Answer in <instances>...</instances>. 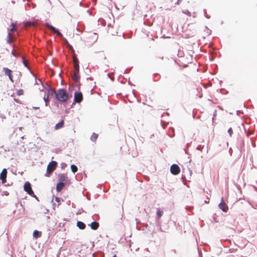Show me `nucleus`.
Returning <instances> with one entry per match:
<instances>
[{
    "mask_svg": "<svg viewBox=\"0 0 257 257\" xmlns=\"http://www.w3.org/2000/svg\"><path fill=\"white\" fill-rule=\"evenodd\" d=\"M16 27H17V22H12L10 25V28H8V32H10V31H14L16 29Z\"/></svg>",
    "mask_w": 257,
    "mask_h": 257,
    "instance_id": "nucleus-19",
    "label": "nucleus"
},
{
    "mask_svg": "<svg viewBox=\"0 0 257 257\" xmlns=\"http://www.w3.org/2000/svg\"><path fill=\"white\" fill-rule=\"evenodd\" d=\"M57 165L58 163L56 161L52 160L47 165L46 172L45 176L48 177H50L53 171L56 169Z\"/></svg>",
    "mask_w": 257,
    "mask_h": 257,
    "instance_id": "nucleus-3",
    "label": "nucleus"
},
{
    "mask_svg": "<svg viewBox=\"0 0 257 257\" xmlns=\"http://www.w3.org/2000/svg\"><path fill=\"white\" fill-rule=\"evenodd\" d=\"M210 198L208 196H206V199L204 200V203L207 204L209 202Z\"/></svg>",
    "mask_w": 257,
    "mask_h": 257,
    "instance_id": "nucleus-50",
    "label": "nucleus"
},
{
    "mask_svg": "<svg viewBox=\"0 0 257 257\" xmlns=\"http://www.w3.org/2000/svg\"><path fill=\"white\" fill-rule=\"evenodd\" d=\"M217 250L216 251L217 252H221L222 251V249L221 248H217Z\"/></svg>",
    "mask_w": 257,
    "mask_h": 257,
    "instance_id": "nucleus-60",
    "label": "nucleus"
},
{
    "mask_svg": "<svg viewBox=\"0 0 257 257\" xmlns=\"http://www.w3.org/2000/svg\"><path fill=\"white\" fill-rule=\"evenodd\" d=\"M9 195V193L7 191H4L2 193V196H8Z\"/></svg>",
    "mask_w": 257,
    "mask_h": 257,
    "instance_id": "nucleus-45",
    "label": "nucleus"
},
{
    "mask_svg": "<svg viewBox=\"0 0 257 257\" xmlns=\"http://www.w3.org/2000/svg\"><path fill=\"white\" fill-rule=\"evenodd\" d=\"M45 95H46L45 94ZM43 100L45 101V106H47L48 101H49V96H47V97H46L45 96H44V97H43Z\"/></svg>",
    "mask_w": 257,
    "mask_h": 257,
    "instance_id": "nucleus-35",
    "label": "nucleus"
},
{
    "mask_svg": "<svg viewBox=\"0 0 257 257\" xmlns=\"http://www.w3.org/2000/svg\"><path fill=\"white\" fill-rule=\"evenodd\" d=\"M213 117H212V118H213L214 117L216 116V110H214L213 114Z\"/></svg>",
    "mask_w": 257,
    "mask_h": 257,
    "instance_id": "nucleus-61",
    "label": "nucleus"
},
{
    "mask_svg": "<svg viewBox=\"0 0 257 257\" xmlns=\"http://www.w3.org/2000/svg\"><path fill=\"white\" fill-rule=\"evenodd\" d=\"M70 169L73 174H75V173L77 171L78 168L75 164H72L70 166Z\"/></svg>",
    "mask_w": 257,
    "mask_h": 257,
    "instance_id": "nucleus-24",
    "label": "nucleus"
},
{
    "mask_svg": "<svg viewBox=\"0 0 257 257\" xmlns=\"http://www.w3.org/2000/svg\"><path fill=\"white\" fill-rule=\"evenodd\" d=\"M12 184H13V182H12L11 184H10V183L6 184V183L5 185H4V186H9L12 185Z\"/></svg>",
    "mask_w": 257,
    "mask_h": 257,
    "instance_id": "nucleus-59",
    "label": "nucleus"
},
{
    "mask_svg": "<svg viewBox=\"0 0 257 257\" xmlns=\"http://www.w3.org/2000/svg\"><path fill=\"white\" fill-rule=\"evenodd\" d=\"M156 226L157 227V229L160 230L161 232H167L166 230L163 229V227L161 225V221H155Z\"/></svg>",
    "mask_w": 257,
    "mask_h": 257,
    "instance_id": "nucleus-15",
    "label": "nucleus"
},
{
    "mask_svg": "<svg viewBox=\"0 0 257 257\" xmlns=\"http://www.w3.org/2000/svg\"><path fill=\"white\" fill-rule=\"evenodd\" d=\"M81 85V83H80V84H79L78 83H76L75 87H77V88H78V90L77 91L80 90V88Z\"/></svg>",
    "mask_w": 257,
    "mask_h": 257,
    "instance_id": "nucleus-52",
    "label": "nucleus"
},
{
    "mask_svg": "<svg viewBox=\"0 0 257 257\" xmlns=\"http://www.w3.org/2000/svg\"><path fill=\"white\" fill-rule=\"evenodd\" d=\"M220 243L224 246L225 247V245L224 244V242L225 241V240L224 239H220L219 240Z\"/></svg>",
    "mask_w": 257,
    "mask_h": 257,
    "instance_id": "nucleus-53",
    "label": "nucleus"
},
{
    "mask_svg": "<svg viewBox=\"0 0 257 257\" xmlns=\"http://www.w3.org/2000/svg\"><path fill=\"white\" fill-rule=\"evenodd\" d=\"M195 32H192L191 33L189 34H185V38H186V39H188V38H191V37H192L193 36H194L195 35Z\"/></svg>",
    "mask_w": 257,
    "mask_h": 257,
    "instance_id": "nucleus-28",
    "label": "nucleus"
},
{
    "mask_svg": "<svg viewBox=\"0 0 257 257\" xmlns=\"http://www.w3.org/2000/svg\"><path fill=\"white\" fill-rule=\"evenodd\" d=\"M0 117L2 118H6V116L4 115V114H1L0 115Z\"/></svg>",
    "mask_w": 257,
    "mask_h": 257,
    "instance_id": "nucleus-62",
    "label": "nucleus"
},
{
    "mask_svg": "<svg viewBox=\"0 0 257 257\" xmlns=\"http://www.w3.org/2000/svg\"><path fill=\"white\" fill-rule=\"evenodd\" d=\"M60 165H61V168L62 169H64L67 166V165L65 163H64V162L61 163Z\"/></svg>",
    "mask_w": 257,
    "mask_h": 257,
    "instance_id": "nucleus-39",
    "label": "nucleus"
},
{
    "mask_svg": "<svg viewBox=\"0 0 257 257\" xmlns=\"http://www.w3.org/2000/svg\"><path fill=\"white\" fill-rule=\"evenodd\" d=\"M92 230H95L98 229L99 226V222L95 220L93 221L91 223L88 224Z\"/></svg>",
    "mask_w": 257,
    "mask_h": 257,
    "instance_id": "nucleus-12",
    "label": "nucleus"
},
{
    "mask_svg": "<svg viewBox=\"0 0 257 257\" xmlns=\"http://www.w3.org/2000/svg\"><path fill=\"white\" fill-rule=\"evenodd\" d=\"M16 93H17V95L21 96L23 94L24 90L22 89H19L17 90Z\"/></svg>",
    "mask_w": 257,
    "mask_h": 257,
    "instance_id": "nucleus-31",
    "label": "nucleus"
},
{
    "mask_svg": "<svg viewBox=\"0 0 257 257\" xmlns=\"http://www.w3.org/2000/svg\"><path fill=\"white\" fill-rule=\"evenodd\" d=\"M153 75H154V78H153L154 81H158V80H160V79L161 78V76L160 75V74L159 73H155Z\"/></svg>",
    "mask_w": 257,
    "mask_h": 257,
    "instance_id": "nucleus-26",
    "label": "nucleus"
},
{
    "mask_svg": "<svg viewBox=\"0 0 257 257\" xmlns=\"http://www.w3.org/2000/svg\"><path fill=\"white\" fill-rule=\"evenodd\" d=\"M74 67L76 71L79 72V61L76 57H73Z\"/></svg>",
    "mask_w": 257,
    "mask_h": 257,
    "instance_id": "nucleus-13",
    "label": "nucleus"
},
{
    "mask_svg": "<svg viewBox=\"0 0 257 257\" xmlns=\"http://www.w3.org/2000/svg\"><path fill=\"white\" fill-rule=\"evenodd\" d=\"M222 214L221 213L220 210H218L217 212L213 214L212 216V220H211V221H213L216 223L218 222L219 223L220 225H223V221H220V218L222 217Z\"/></svg>",
    "mask_w": 257,
    "mask_h": 257,
    "instance_id": "nucleus-6",
    "label": "nucleus"
},
{
    "mask_svg": "<svg viewBox=\"0 0 257 257\" xmlns=\"http://www.w3.org/2000/svg\"><path fill=\"white\" fill-rule=\"evenodd\" d=\"M83 99V96L82 93L79 90L75 91L74 94L73 101L72 105L75 103H79L82 101ZM72 106V105H71V106Z\"/></svg>",
    "mask_w": 257,
    "mask_h": 257,
    "instance_id": "nucleus-5",
    "label": "nucleus"
},
{
    "mask_svg": "<svg viewBox=\"0 0 257 257\" xmlns=\"http://www.w3.org/2000/svg\"><path fill=\"white\" fill-rule=\"evenodd\" d=\"M98 35L96 33H93L91 34L90 38H91V40L93 41L94 42H96L98 39Z\"/></svg>",
    "mask_w": 257,
    "mask_h": 257,
    "instance_id": "nucleus-25",
    "label": "nucleus"
},
{
    "mask_svg": "<svg viewBox=\"0 0 257 257\" xmlns=\"http://www.w3.org/2000/svg\"><path fill=\"white\" fill-rule=\"evenodd\" d=\"M203 13H204V17H205L206 19H210V16H209V15L207 14L206 10L204 9V10H203Z\"/></svg>",
    "mask_w": 257,
    "mask_h": 257,
    "instance_id": "nucleus-36",
    "label": "nucleus"
},
{
    "mask_svg": "<svg viewBox=\"0 0 257 257\" xmlns=\"http://www.w3.org/2000/svg\"><path fill=\"white\" fill-rule=\"evenodd\" d=\"M9 77V78L10 79V80L13 82H14V80H13V73L11 74V75L8 76Z\"/></svg>",
    "mask_w": 257,
    "mask_h": 257,
    "instance_id": "nucleus-47",
    "label": "nucleus"
},
{
    "mask_svg": "<svg viewBox=\"0 0 257 257\" xmlns=\"http://www.w3.org/2000/svg\"><path fill=\"white\" fill-rule=\"evenodd\" d=\"M46 24V26L49 28V29H50L51 30V29L53 27V26L52 25H51L50 23H48V22H46L45 23Z\"/></svg>",
    "mask_w": 257,
    "mask_h": 257,
    "instance_id": "nucleus-42",
    "label": "nucleus"
},
{
    "mask_svg": "<svg viewBox=\"0 0 257 257\" xmlns=\"http://www.w3.org/2000/svg\"><path fill=\"white\" fill-rule=\"evenodd\" d=\"M67 178L66 174L60 173L58 175V182L56 185V190L57 192L61 191L64 186V182Z\"/></svg>",
    "mask_w": 257,
    "mask_h": 257,
    "instance_id": "nucleus-2",
    "label": "nucleus"
},
{
    "mask_svg": "<svg viewBox=\"0 0 257 257\" xmlns=\"http://www.w3.org/2000/svg\"><path fill=\"white\" fill-rule=\"evenodd\" d=\"M183 52L181 50H179L178 52V54H177L178 56L181 57L183 56Z\"/></svg>",
    "mask_w": 257,
    "mask_h": 257,
    "instance_id": "nucleus-44",
    "label": "nucleus"
},
{
    "mask_svg": "<svg viewBox=\"0 0 257 257\" xmlns=\"http://www.w3.org/2000/svg\"><path fill=\"white\" fill-rule=\"evenodd\" d=\"M180 172V168L176 164H172L170 167V173L173 175H177Z\"/></svg>",
    "mask_w": 257,
    "mask_h": 257,
    "instance_id": "nucleus-7",
    "label": "nucleus"
},
{
    "mask_svg": "<svg viewBox=\"0 0 257 257\" xmlns=\"http://www.w3.org/2000/svg\"><path fill=\"white\" fill-rule=\"evenodd\" d=\"M82 249H80L77 250L78 254L76 253L75 255H77L79 257L84 256V255H81V251H82Z\"/></svg>",
    "mask_w": 257,
    "mask_h": 257,
    "instance_id": "nucleus-41",
    "label": "nucleus"
},
{
    "mask_svg": "<svg viewBox=\"0 0 257 257\" xmlns=\"http://www.w3.org/2000/svg\"><path fill=\"white\" fill-rule=\"evenodd\" d=\"M81 213V211L80 210H78V211H77V212H76V214H77V215L80 214Z\"/></svg>",
    "mask_w": 257,
    "mask_h": 257,
    "instance_id": "nucleus-63",
    "label": "nucleus"
},
{
    "mask_svg": "<svg viewBox=\"0 0 257 257\" xmlns=\"http://www.w3.org/2000/svg\"><path fill=\"white\" fill-rule=\"evenodd\" d=\"M131 37H132V36L131 34H125V33L122 34V37L124 39H130V38H131Z\"/></svg>",
    "mask_w": 257,
    "mask_h": 257,
    "instance_id": "nucleus-32",
    "label": "nucleus"
},
{
    "mask_svg": "<svg viewBox=\"0 0 257 257\" xmlns=\"http://www.w3.org/2000/svg\"><path fill=\"white\" fill-rule=\"evenodd\" d=\"M149 224L153 225V230L152 231V233L153 234V233H155V227H154V226L153 225V224L152 223V222L151 221L149 222Z\"/></svg>",
    "mask_w": 257,
    "mask_h": 257,
    "instance_id": "nucleus-57",
    "label": "nucleus"
},
{
    "mask_svg": "<svg viewBox=\"0 0 257 257\" xmlns=\"http://www.w3.org/2000/svg\"><path fill=\"white\" fill-rule=\"evenodd\" d=\"M38 81L41 84L42 86H43V88H45V90L46 91L45 95L47 94V95L48 96H53L54 95H55V93L56 92H55L48 85H47V84L45 85L42 82L41 79H38Z\"/></svg>",
    "mask_w": 257,
    "mask_h": 257,
    "instance_id": "nucleus-4",
    "label": "nucleus"
},
{
    "mask_svg": "<svg viewBox=\"0 0 257 257\" xmlns=\"http://www.w3.org/2000/svg\"><path fill=\"white\" fill-rule=\"evenodd\" d=\"M51 202L52 203L53 209L54 210H55V206H56V203H54V202L53 199L51 200Z\"/></svg>",
    "mask_w": 257,
    "mask_h": 257,
    "instance_id": "nucleus-51",
    "label": "nucleus"
},
{
    "mask_svg": "<svg viewBox=\"0 0 257 257\" xmlns=\"http://www.w3.org/2000/svg\"><path fill=\"white\" fill-rule=\"evenodd\" d=\"M64 120L60 119L59 120V121L55 124V125L54 126L55 129L56 130H57L62 128L64 126Z\"/></svg>",
    "mask_w": 257,
    "mask_h": 257,
    "instance_id": "nucleus-14",
    "label": "nucleus"
},
{
    "mask_svg": "<svg viewBox=\"0 0 257 257\" xmlns=\"http://www.w3.org/2000/svg\"><path fill=\"white\" fill-rule=\"evenodd\" d=\"M24 190L29 195L33 194L34 191L32 188V185L30 182L26 181L25 182L24 185Z\"/></svg>",
    "mask_w": 257,
    "mask_h": 257,
    "instance_id": "nucleus-8",
    "label": "nucleus"
},
{
    "mask_svg": "<svg viewBox=\"0 0 257 257\" xmlns=\"http://www.w3.org/2000/svg\"><path fill=\"white\" fill-rule=\"evenodd\" d=\"M32 197L35 198L36 199V200L38 201H39V198L34 194V193L33 192V194H32L31 195H30Z\"/></svg>",
    "mask_w": 257,
    "mask_h": 257,
    "instance_id": "nucleus-46",
    "label": "nucleus"
},
{
    "mask_svg": "<svg viewBox=\"0 0 257 257\" xmlns=\"http://www.w3.org/2000/svg\"><path fill=\"white\" fill-rule=\"evenodd\" d=\"M5 177H7V174H4L3 172H1L0 173V179H2L3 178H4Z\"/></svg>",
    "mask_w": 257,
    "mask_h": 257,
    "instance_id": "nucleus-49",
    "label": "nucleus"
},
{
    "mask_svg": "<svg viewBox=\"0 0 257 257\" xmlns=\"http://www.w3.org/2000/svg\"><path fill=\"white\" fill-rule=\"evenodd\" d=\"M168 136L170 138H173L175 136V133H174V130H173L172 133H171L170 134H168Z\"/></svg>",
    "mask_w": 257,
    "mask_h": 257,
    "instance_id": "nucleus-48",
    "label": "nucleus"
},
{
    "mask_svg": "<svg viewBox=\"0 0 257 257\" xmlns=\"http://www.w3.org/2000/svg\"><path fill=\"white\" fill-rule=\"evenodd\" d=\"M2 172H3L4 174H7V170L6 168L3 169Z\"/></svg>",
    "mask_w": 257,
    "mask_h": 257,
    "instance_id": "nucleus-55",
    "label": "nucleus"
},
{
    "mask_svg": "<svg viewBox=\"0 0 257 257\" xmlns=\"http://www.w3.org/2000/svg\"><path fill=\"white\" fill-rule=\"evenodd\" d=\"M53 196L55 197V201L58 203V206L59 205L61 204V201H63L62 198L58 196H55L54 195H53Z\"/></svg>",
    "mask_w": 257,
    "mask_h": 257,
    "instance_id": "nucleus-27",
    "label": "nucleus"
},
{
    "mask_svg": "<svg viewBox=\"0 0 257 257\" xmlns=\"http://www.w3.org/2000/svg\"><path fill=\"white\" fill-rule=\"evenodd\" d=\"M51 228L50 227H48L47 229V231H49L48 233V237L49 238L51 235H52V233L51 232Z\"/></svg>",
    "mask_w": 257,
    "mask_h": 257,
    "instance_id": "nucleus-38",
    "label": "nucleus"
},
{
    "mask_svg": "<svg viewBox=\"0 0 257 257\" xmlns=\"http://www.w3.org/2000/svg\"><path fill=\"white\" fill-rule=\"evenodd\" d=\"M130 71H131V68L130 69L127 68L124 71L123 73L125 74V73H128Z\"/></svg>",
    "mask_w": 257,
    "mask_h": 257,
    "instance_id": "nucleus-56",
    "label": "nucleus"
},
{
    "mask_svg": "<svg viewBox=\"0 0 257 257\" xmlns=\"http://www.w3.org/2000/svg\"><path fill=\"white\" fill-rule=\"evenodd\" d=\"M182 13L183 14H184L187 15L188 16H191V12L189 10H182Z\"/></svg>",
    "mask_w": 257,
    "mask_h": 257,
    "instance_id": "nucleus-29",
    "label": "nucleus"
},
{
    "mask_svg": "<svg viewBox=\"0 0 257 257\" xmlns=\"http://www.w3.org/2000/svg\"><path fill=\"white\" fill-rule=\"evenodd\" d=\"M71 183L70 180L67 177L66 179L64 182V185H66L67 186H69Z\"/></svg>",
    "mask_w": 257,
    "mask_h": 257,
    "instance_id": "nucleus-34",
    "label": "nucleus"
},
{
    "mask_svg": "<svg viewBox=\"0 0 257 257\" xmlns=\"http://www.w3.org/2000/svg\"><path fill=\"white\" fill-rule=\"evenodd\" d=\"M76 226L79 229L83 230L86 227V224L81 221H77L76 223Z\"/></svg>",
    "mask_w": 257,
    "mask_h": 257,
    "instance_id": "nucleus-17",
    "label": "nucleus"
},
{
    "mask_svg": "<svg viewBox=\"0 0 257 257\" xmlns=\"http://www.w3.org/2000/svg\"><path fill=\"white\" fill-rule=\"evenodd\" d=\"M42 235V232L38 230H35L33 233V237H41Z\"/></svg>",
    "mask_w": 257,
    "mask_h": 257,
    "instance_id": "nucleus-22",
    "label": "nucleus"
},
{
    "mask_svg": "<svg viewBox=\"0 0 257 257\" xmlns=\"http://www.w3.org/2000/svg\"><path fill=\"white\" fill-rule=\"evenodd\" d=\"M3 72H4L5 75L6 76H9L13 73L12 70L7 67H3Z\"/></svg>",
    "mask_w": 257,
    "mask_h": 257,
    "instance_id": "nucleus-18",
    "label": "nucleus"
},
{
    "mask_svg": "<svg viewBox=\"0 0 257 257\" xmlns=\"http://www.w3.org/2000/svg\"><path fill=\"white\" fill-rule=\"evenodd\" d=\"M182 0H177V1L176 2V3H175V5H179L180 4V3H181V1Z\"/></svg>",
    "mask_w": 257,
    "mask_h": 257,
    "instance_id": "nucleus-58",
    "label": "nucleus"
},
{
    "mask_svg": "<svg viewBox=\"0 0 257 257\" xmlns=\"http://www.w3.org/2000/svg\"><path fill=\"white\" fill-rule=\"evenodd\" d=\"M146 229H147V232L150 231L151 230V227L149 225V224H146L145 225Z\"/></svg>",
    "mask_w": 257,
    "mask_h": 257,
    "instance_id": "nucleus-43",
    "label": "nucleus"
},
{
    "mask_svg": "<svg viewBox=\"0 0 257 257\" xmlns=\"http://www.w3.org/2000/svg\"><path fill=\"white\" fill-rule=\"evenodd\" d=\"M65 223L62 224V223H59V224H58V226L59 227H62V228H63L64 227V225H65Z\"/></svg>",
    "mask_w": 257,
    "mask_h": 257,
    "instance_id": "nucleus-54",
    "label": "nucleus"
},
{
    "mask_svg": "<svg viewBox=\"0 0 257 257\" xmlns=\"http://www.w3.org/2000/svg\"><path fill=\"white\" fill-rule=\"evenodd\" d=\"M227 132L229 135V136L231 137H232V135L233 134V129L232 127H230L228 131H227Z\"/></svg>",
    "mask_w": 257,
    "mask_h": 257,
    "instance_id": "nucleus-37",
    "label": "nucleus"
},
{
    "mask_svg": "<svg viewBox=\"0 0 257 257\" xmlns=\"http://www.w3.org/2000/svg\"><path fill=\"white\" fill-rule=\"evenodd\" d=\"M96 257H104V254L102 252H96Z\"/></svg>",
    "mask_w": 257,
    "mask_h": 257,
    "instance_id": "nucleus-33",
    "label": "nucleus"
},
{
    "mask_svg": "<svg viewBox=\"0 0 257 257\" xmlns=\"http://www.w3.org/2000/svg\"><path fill=\"white\" fill-rule=\"evenodd\" d=\"M22 62L24 65V66L31 73H32V71L29 67V66H28V65L27 64V63H26V61L25 59V58L24 57H22Z\"/></svg>",
    "mask_w": 257,
    "mask_h": 257,
    "instance_id": "nucleus-20",
    "label": "nucleus"
},
{
    "mask_svg": "<svg viewBox=\"0 0 257 257\" xmlns=\"http://www.w3.org/2000/svg\"><path fill=\"white\" fill-rule=\"evenodd\" d=\"M51 30L55 32L57 35L58 36H62V34L60 32L58 28H56L54 26L51 29Z\"/></svg>",
    "mask_w": 257,
    "mask_h": 257,
    "instance_id": "nucleus-23",
    "label": "nucleus"
},
{
    "mask_svg": "<svg viewBox=\"0 0 257 257\" xmlns=\"http://www.w3.org/2000/svg\"><path fill=\"white\" fill-rule=\"evenodd\" d=\"M11 42V34H10V32H9L8 33L7 36V43L8 44H10Z\"/></svg>",
    "mask_w": 257,
    "mask_h": 257,
    "instance_id": "nucleus-30",
    "label": "nucleus"
},
{
    "mask_svg": "<svg viewBox=\"0 0 257 257\" xmlns=\"http://www.w3.org/2000/svg\"><path fill=\"white\" fill-rule=\"evenodd\" d=\"M218 206L222 212H225V202L223 196L221 197V202L219 203Z\"/></svg>",
    "mask_w": 257,
    "mask_h": 257,
    "instance_id": "nucleus-16",
    "label": "nucleus"
},
{
    "mask_svg": "<svg viewBox=\"0 0 257 257\" xmlns=\"http://www.w3.org/2000/svg\"><path fill=\"white\" fill-rule=\"evenodd\" d=\"M56 99L61 102H65L68 99V94L64 88H59L55 93Z\"/></svg>",
    "mask_w": 257,
    "mask_h": 257,
    "instance_id": "nucleus-1",
    "label": "nucleus"
},
{
    "mask_svg": "<svg viewBox=\"0 0 257 257\" xmlns=\"http://www.w3.org/2000/svg\"><path fill=\"white\" fill-rule=\"evenodd\" d=\"M20 205L22 206L23 210L24 211L25 210V207H24V205L22 204V202L20 203Z\"/></svg>",
    "mask_w": 257,
    "mask_h": 257,
    "instance_id": "nucleus-64",
    "label": "nucleus"
},
{
    "mask_svg": "<svg viewBox=\"0 0 257 257\" xmlns=\"http://www.w3.org/2000/svg\"><path fill=\"white\" fill-rule=\"evenodd\" d=\"M163 213L164 212L161 208H157L156 212V216L155 218V221H161V217L163 216Z\"/></svg>",
    "mask_w": 257,
    "mask_h": 257,
    "instance_id": "nucleus-10",
    "label": "nucleus"
},
{
    "mask_svg": "<svg viewBox=\"0 0 257 257\" xmlns=\"http://www.w3.org/2000/svg\"><path fill=\"white\" fill-rule=\"evenodd\" d=\"M72 78L73 80L76 83H78L79 84H80V76L79 75V72H78L76 71L72 75Z\"/></svg>",
    "mask_w": 257,
    "mask_h": 257,
    "instance_id": "nucleus-11",
    "label": "nucleus"
},
{
    "mask_svg": "<svg viewBox=\"0 0 257 257\" xmlns=\"http://www.w3.org/2000/svg\"><path fill=\"white\" fill-rule=\"evenodd\" d=\"M82 246L83 244L80 242H74L72 243L71 247L74 252L82 249Z\"/></svg>",
    "mask_w": 257,
    "mask_h": 257,
    "instance_id": "nucleus-9",
    "label": "nucleus"
},
{
    "mask_svg": "<svg viewBox=\"0 0 257 257\" xmlns=\"http://www.w3.org/2000/svg\"><path fill=\"white\" fill-rule=\"evenodd\" d=\"M2 180V184L4 185L7 182V177H5L4 178H3L2 179H1Z\"/></svg>",
    "mask_w": 257,
    "mask_h": 257,
    "instance_id": "nucleus-40",
    "label": "nucleus"
},
{
    "mask_svg": "<svg viewBox=\"0 0 257 257\" xmlns=\"http://www.w3.org/2000/svg\"><path fill=\"white\" fill-rule=\"evenodd\" d=\"M98 137V134L93 133L90 137V140L92 142L95 143Z\"/></svg>",
    "mask_w": 257,
    "mask_h": 257,
    "instance_id": "nucleus-21",
    "label": "nucleus"
}]
</instances>
